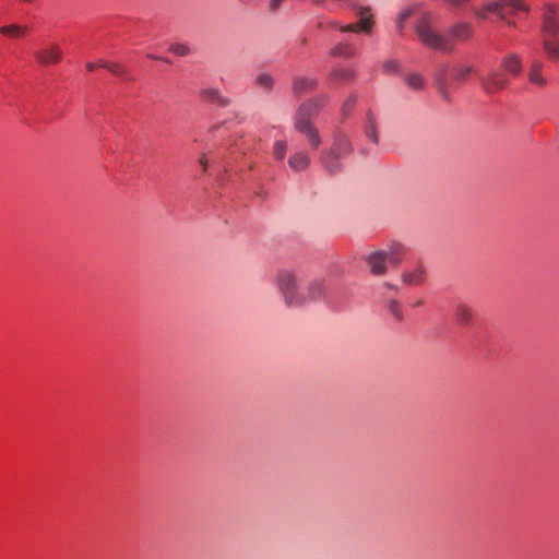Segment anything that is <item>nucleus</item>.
<instances>
[{
  "instance_id": "49530a36",
  "label": "nucleus",
  "mask_w": 559,
  "mask_h": 559,
  "mask_svg": "<svg viewBox=\"0 0 559 559\" xmlns=\"http://www.w3.org/2000/svg\"><path fill=\"white\" fill-rule=\"evenodd\" d=\"M508 25L509 26H514V22L513 21H508Z\"/></svg>"
},
{
  "instance_id": "de8ad7c7",
  "label": "nucleus",
  "mask_w": 559,
  "mask_h": 559,
  "mask_svg": "<svg viewBox=\"0 0 559 559\" xmlns=\"http://www.w3.org/2000/svg\"><path fill=\"white\" fill-rule=\"evenodd\" d=\"M421 305V301H416L415 306H420Z\"/></svg>"
},
{
  "instance_id": "b1692460",
  "label": "nucleus",
  "mask_w": 559,
  "mask_h": 559,
  "mask_svg": "<svg viewBox=\"0 0 559 559\" xmlns=\"http://www.w3.org/2000/svg\"><path fill=\"white\" fill-rule=\"evenodd\" d=\"M474 316L473 309L469 308L467 305L460 304L456 306L455 309V319L457 322L462 324L468 323Z\"/></svg>"
},
{
  "instance_id": "423d86ee",
  "label": "nucleus",
  "mask_w": 559,
  "mask_h": 559,
  "mask_svg": "<svg viewBox=\"0 0 559 559\" xmlns=\"http://www.w3.org/2000/svg\"><path fill=\"white\" fill-rule=\"evenodd\" d=\"M508 85V78L497 70H491L486 78L481 79V87L487 94L498 93Z\"/></svg>"
},
{
  "instance_id": "aec40b11",
  "label": "nucleus",
  "mask_w": 559,
  "mask_h": 559,
  "mask_svg": "<svg viewBox=\"0 0 559 559\" xmlns=\"http://www.w3.org/2000/svg\"><path fill=\"white\" fill-rule=\"evenodd\" d=\"M404 83L414 91L424 90L426 82L424 76L417 72H409L404 75Z\"/></svg>"
},
{
  "instance_id": "9d476101",
  "label": "nucleus",
  "mask_w": 559,
  "mask_h": 559,
  "mask_svg": "<svg viewBox=\"0 0 559 559\" xmlns=\"http://www.w3.org/2000/svg\"><path fill=\"white\" fill-rule=\"evenodd\" d=\"M318 85V80L311 76H296L293 82L295 95H302L312 92Z\"/></svg>"
},
{
  "instance_id": "6ab92c4d",
  "label": "nucleus",
  "mask_w": 559,
  "mask_h": 559,
  "mask_svg": "<svg viewBox=\"0 0 559 559\" xmlns=\"http://www.w3.org/2000/svg\"><path fill=\"white\" fill-rule=\"evenodd\" d=\"M488 14H496L501 21H507L508 12L504 10L503 0L488 1L484 3Z\"/></svg>"
},
{
  "instance_id": "bb28decb",
  "label": "nucleus",
  "mask_w": 559,
  "mask_h": 559,
  "mask_svg": "<svg viewBox=\"0 0 559 559\" xmlns=\"http://www.w3.org/2000/svg\"><path fill=\"white\" fill-rule=\"evenodd\" d=\"M255 84L263 91H271L274 84L273 78L267 73H261L255 79Z\"/></svg>"
},
{
  "instance_id": "6e6552de",
  "label": "nucleus",
  "mask_w": 559,
  "mask_h": 559,
  "mask_svg": "<svg viewBox=\"0 0 559 559\" xmlns=\"http://www.w3.org/2000/svg\"><path fill=\"white\" fill-rule=\"evenodd\" d=\"M543 36L544 38H558L559 37V21L556 17V9L548 7L543 22Z\"/></svg>"
},
{
  "instance_id": "393cba45",
  "label": "nucleus",
  "mask_w": 559,
  "mask_h": 559,
  "mask_svg": "<svg viewBox=\"0 0 559 559\" xmlns=\"http://www.w3.org/2000/svg\"><path fill=\"white\" fill-rule=\"evenodd\" d=\"M331 78L335 81L347 83L355 78V72L348 68H336L331 72Z\"/></svg>"
},
{
  "instance_id": "f257e3e1",
  "label": "nucleus",
  "mask_w": 559,
  "mask_h": 559,
  "mask_svg": "<svg viewBox=\"0 0 559 559\" xmlns=\"http://www.w3.org/2000/svg\"><path fill=\"white\" fill-rule=\"evenodd\" d=\"M328 98L321 96L316 99H310L298 108L294 117V127L297 132L305 135L311 148L317 150L321 143L322 138L319 130L312 124L311 118L317 115L320 106L325 104Z\"/></svg>"
},
{
  "instance_id": "a211bd4d",
  "label": "nucleus",
  "mask_w": 559,
  "mask_h": 559,
  "mask_svg": "<svg viewBox=\"0 0 559 559\" xmlns=\"http://www.w3.org/2000/svg\"><path fill=\"white\" fill-rule=\"evenodd\" d=\"M365 135L373 144L379 143L378 126L374 116L371 112L367 114L365 122Z\"/></svg>"
},
{
  "instance_id": "a18cd8bd",
  "label": "nucleus",
  "mask_w": 559,
  "mask_h": 559,
  "mask_svg": "<svg viewBox=\"0 0 559 559\" xmlns=\"http://www.w3.org/2000/svg\"><path fill=\"white\" fill-rule=\"evenodd\" d=\"M21 2H25V3H33L34 0H20Z\"/></svg>"
},
{
  "instance_id": "473e14b6",
  "label": "nucleus",
  "mask_w": 559,
  "mask_h": 559,
  "mask_svg": "<svg viewBox=\"0 0 559 559\" xmlns=\"http://www.w3.org/2000/svg\"><path fill=\"white\" fill-rule=\"evenodd\" d=\"M412 14V10L411 9H406L404 11H402L396 20V29L399 32H402L403 28H404V24H405V21L411 16Z\"/></svg>"
},
{
  "instance_id": "0eeeda50",
  "label": "nucleus",
  "mask_w": 559,
  "mask_h": 559,
  "mask_svg": "<svg viewBox=\"0 0 559 559\" xmlns=\"http://www.w3.org/2000/svg\"><path fill=\"white\" fill-rule=\"evenodd\" d=\"M307 301L323 300L328 295V282L322 276H317L308 282L306 292H304Z\"/></svg>"
},
{
  "instance_id": "7ed1b4c3",
  "label": "nucleus",
  "mask_w": 559,
  "mask_h": 559,
  "mask_svg": "<svg viewBox=\"0 0 559 559\" xmlns=\"http://www.w3.org/2000/svg\"><path fill=\"white\" fill-rule=\"evenodd\" d=\"M352 143L346 134L341 131L334 133L333 144L330 148L323 150L320 154L322 166L330 174H337L342 170L340 158L352 152Z\"/></svg>"
},
{
  "instance_id": "f704fd0d",
  "label": "nucleus",
  "mask_w": 559,
  "mask_h": 559,
  "mask_svg": "<svg viewBox=\"0 0 559 559\" xmlns=\"http://www.w3.org/2000/svg\"><path fill=\"white\" fill-rule=\"evenodd\" d=\"M400 69V63L396 60H386L383 63V71L386 73H394L397 72Z\"/></svg>"
},
{
  "instance_id": "ddd939ff",
  "label": "nucleus",
  "mask_w": 559,
  "mask_h": 559,
  "mask_svg": "<svg viewBox=\"0 0 559 559\" xmlns=\"http://www.w3.org/2000/svg\"><path fill=\"white\" fill-rule=\"evenodd\" d=\"M543 62L539 60H533L530 71H528V80L532 84L544 87L547 85V80L543 75Z\"/></svg>"
},
{
  "instance_id": "1a4fd4ad",
  "label": "nucleus",
  "mask_w": 559,
  "mask_h": 559,
  "mask_svg": "<svg viewBox=\"0 0 559 559\" xmlns=\"http://www.w3.org/2000/svg\"><path fill=\"white\" fill-rule=\"evenodd\" d=\"M386 255L384 251H376L368 257L370 272L374 275H383L386 272Z\"/></svg>"
},
{
  "instance_id": "c9c22d12",
  "label": "nucleus",
  "mask_w": 559,
  "mask_h": 559,
  "mask_svg": "<svg viewBox=\"0 0 559 559\" xmlns=\"http://www.w3.org/2000/svg\"><path fill=\"white\" fill-rule=\"evenodd\" d=\"M356 103V97L355 96H349L346 102L344 103V106H343V110L346 111V110H349Z\"/></svg>"
},
{
  "instance_id": "7c9ffc66",
  "label": "nucleus",
  "mask_w": 559,
  "mask_h": 559,
  "mask_svg": "<svg viewBox=\"0 0 559 559\" xmlns=\"http://www.w3.org/2000/svg\"><path fill=\"white\" fill-rule=\"evenodd\" d=\"M169 50L178 56V57H186L190 55L191 50L188 45L183 43H174L169 46Z\"/></svg>"
},
{
  "instance_id": "c756f323",
  "label": "nucleus",
  "mask_w": 559,
  "mask_h": 559,
  "mask_svg": "<svg viewBox=\"0 0 559 559\" xmlns=\"http://www.w3.org/2000/svg\"><path fill=\"white\" fill-rule=\"evenodd\" d=\"M287 152L286 141H276L273 145V156L277 160H283Z\"/></svg>"
},
{
  "instance_id": "4be33fe9",
  "label": "nucleus",
  "mask_w": 559,
  "mask_h": 559,
  "mask_svg": "<svg viewBox=\"0 0 559 559\" xmlns=\"http://www.w3.org/2000/svg\"><path fill=\"white\" fill-rule=\"evenodd\" d=\"M543 47L549 59H559V37L558 38H544Z\"/></svg>"
},
{
  "instance_id": "f03ea898",
  "label": "nucleus",
  "mask_w": 559,
  "mask_h": 559,
  "mask_svg": "<svg viewBox=\"0 0 559 559\" xmlns=\"http://www.w3.org/2000/svg\"><path fill=\"white\" fill-rule=\"evenodd\" d=\"M300 276L296 270L280 269L274 277V284L288 308H300L307 304L305 293L300 288Z\"/></svg>"
},
{
  "instance_id": "ea45409f",
  "label": "nucleus",
  "mask_w": 559,
  "mask_h": 559,
  "mask_svg": "<svg viewBox=\"0 0 559 559\" xmlns=\"http://www.w3.org/2000/svg\"><path fill=\"white\" fill-rule=\"evenodd\" d=\"M199 164L200 166L202 167V169L205 171L207 169V158H206V155L203 154L200 158H199Z\"/></svg>"
},
{
  "instance_id": "cd10ccee",
  "label": "nucleus",
  "mask_w": 559,
  "mask_h": 559,
  "mask_svg": "<svg viewBox=\"0 0 559 559\" xmlns=\"http://www.w3.org/2000/svg\"><path fill=\"white\" fill-rule=\"evenodd\" d=\"M330 55L350 58L354 56V51L347 44H338L331 49Z\"/></svg>"
},
{
  "instance_id": "4468645a",
  "label": "nucleus",
  "mask_w": 559,
  "mask_h": 559,
  "mask_svg": "<svg viewBox=\"0 0 559 559\" xmlns=\"http://www.w3.org/2000/svg\"><path fill=\"white\" fill-rule=\"evenodd\" d=\"M289 167L295 171H301L310 165V157L307 152L298 151L288 158Z\"/></svg>"
},
{
  "instance_id": "e433bc0d",
  "label": "nucleus",
  "mask_w": 559,
  "mask_h": 559,
  "mask_svg": "<svg viewBox=\"0 0 559 559\" xmlns=\"http://www.w3.org/2000/svg\"><path fill=\"white\" fill-rule=\"evenodd\" d=\"M474 13L477 17L483 19V20L487 19V16H488V12H487V10H485L484 5L479 9H476L474 11Z\"/></svg>"
},
{
  "instance_id": "39448f33",
  "label": "nucleus",
  "mask_w": 559,
  "mask_h": 559,
  "mask_svg": "<svg viewBox=\"0 0 559 559\" xmlns=\"http://www.w3.org/2000/svg\"><path fill=\"white\" fill-rule=\"evenodd\" d=\"M35 61L41 67L56 66L61 62L63 51L56 41H44L33 53Z\"/></svg>"
},
{
  "instance_id": "2eb2a0df",
  "label": "nucleus",
  "mask_w": 559,
  "mask_h": 559,
  "mask_svg": "<svg viewBox=\"0 0 559 559\" xmlns=\"http://www.w3.org/2000/svg\"><path fill=\"white\" fill-rule=\"evenodd\" d=\"M502 68L511 75L518 76L522 71V60L520 56L515 53L508 55L503 58Z\"/></svg>"
},
{
  "instance_id": "4c0bfd02",
  "label": "nucleus",
  "mask_w": 559,
  "mask_h": 559,
  "mask_svg": "<svg viewBox=\"0 0 559 559\" xmlns=\"http://www.w3.org/2000/svg\"><path fill=\"white\" fill-rule=\"evenodd\" d=\"M447 3H449L452 7H460L464 3L468 2L469 0H444Z\"/></svg>"
},
{
  "instance_id": "5701e85b",
  "label": "nucleus",
  "mask_w": 559,
  "mask_h": 559,
  "mask_svg": "<svg viewBox=\"0 0 559 559\" xmlns=\"http://www.w3.org/2000/svg\"><path fill=\"white\" fill-rule=\"evenodd\" d=\"M372 25V20L370 17H362L359 23L348 24L346 26H342L340 29L342 32H366L369 33Z\"/></svg>"
},
{
  "instance_id": "79ce46f5",
  "label": "nucleus",
  "mask_w": 559,
  "mask_h": 559,
  "mask_svg": "<svg viewBox=\"0 0 559 559\" xmlns=\"http://www.w3.org/2000/svg\"><path fill=\"white\" fill-rule=\"evenodd\" d=\"M95 68H96V64H95V63H93V62H87V63H86V69H87V71H90V72H91V71H94V70H95Z\"/></svg>"
},
{
  "instance_id": "9b49d317",
  "label": "nucleus",
  "mask_w": 559,
  "mask_h": 559,
  "mask_svg": "<svg viewBox=\"0 0 559 559\" xmlns=\"http://www.w3.org/2000/svg\"><path fill=\"white\" fill-rule=\"evenodd\" d=\"M383 251L385 252L388 262L392 265H397L404 260L407 248L402 243L393 242Z\"/></svg>"
},
{
  "instance_id": "20e7f679",
  "label": "nucleus",
  "mask_w": 559,
  "mask_h": 559,
  "mask_svg": "<svg viewBox=\"0 0 559 559\" xmlns=\"http://www.w3.org/2000/svg\"><path fill=\"white\" fill-rule=\"evenodd\" d=\"M415 33L420 43L428 48L440 51H450L452 49L449 40L432 27L430 16L427 14L417 21Z\"/></svg>"
},
{
  "instance_id": "f8f14e48",
  "label": "nucleus",
  "mask_w": 559,
  "mask_h": 559,
  "mask_svg": "<svg viewBox=\"0 0 559 559\" xmlns=\"http://www.w3.org/2000/svg\"><path fill=\"white\" fill-rule=\"evenodd\" d=\"M425 269L418 264L413 270H407L402 274V281L411 286L421 285L425 282Z\"/></svg>"
},
{
  "instance_id": "a878e982",
  "label": "nucleus",
  "mask_w": 559,
  "mask_h": 559,
  "mask_svg": "<svg viewBox=\"0 0 559 559\" xmlns=\"http://www.w3.org/2000/svg\"><path fill=\"white\" fill-rule=\"evenodd\" d=\"M504 9L510 8V14H514L518 11H528V5L523 0H503Z\"/></svg>"
},
{
  "instance_id": "c03bdc74",
  "label": "nucleus",
  "mask_w": 559,
  "mask_h": 559,
  "mask_svg": "<svg viewBox=\"0 0 559 559\" xmlns=\"http://www.w3.org/2000/svg\"><path fill=\"white\" fill-rule=\"evenodd\" d=\"M314 3L325 5L326 0H312Z\"/></svg>"
},
{
  "instance_id": "37998d69",
  "label": "nucleus",
  "mask_w": 559,
  "mask_h": 559,
  "mask_svg": "<svg viewBox=\"0 0 559 559\" xmlns=\"http://www.w3.org/2000/svg\"><path fill=\"white\" fill-rule=\"evenodd\" d=\"M108 64H109V62H106L104 60H99L98 63L96 64V67H100V68L107 69Z\"/></svg>"
},
{
  "instance_id": "58836bf2",
  "label": "nucleus",
  "mask_w": 559,
  "mask_h": 559,
  "mask_svg": "<svg viewBox=\"0 0 559 559\" xmlns=\"http://www.w3.org/2000/svg\"><path fill=\"white\" fill-rule=\"evenodd\" d=\"M283 1H284V0H271V1H270V9H271L272 11L277 10V9L281 7V4H282V2H283Z\"/></svg>"
},
{
  "instance_id": "c85d7f7f",
  "label": "nucleus",
  "mask_w": 559,
  "mask_h": 559,
  "mask_svg": "<svg viewBox=\"0 0 559 559\" xmlns=\"http://www.w3.org/2000/svg\"><path fill=\"white\" fill-rule=\"evenodd\" d=\"M473 72H474V67H472V66L457 67L453 71V79L455 81L463 82Z\"/></svg>"
},
{
  "instance_id": "412c9836",
  "label": "nucleus",
  "mask_w": 559,
  "mask_h": 559,
  "mask_svg": "<svg viewBox=\"0 0 559 559\" xmlns=\"http://www.w3.org/2000/svg\"><path fill=\"white\" fill-rule=\"evenodd\" d=\"M27 32L28 27L20 24H9L0 27V34L11 38L24 36Z\"/></svg>"
},
{
  "instance_id": "a19ab883",
  "label": "nucleus",
  "mask_w": 559,
  "mask_h": 559,
  "mask_svg": "<svg viewBox=\"0 0 559 559\" xmlns=\"http://www.w3.org/2000/svg\"><path fill=\"white\" fill-rule=\"evenodd\" d=\"M444 81H445V79H444V73H442V74H440V75H438V76H437V83H438L439 85H444Z\"/></svg>"
},
{
  "instance_id": "dca6fc26",
  "label": "nucleus",
  "mask_w": 559,
  "mask_h": 559,
  "mask_svg": "<svg viewBox=\"0 0 559 559\" xmlns=\"http://www.w3.org/2000/svg\"><path fill=\"white\" fill-rule=\"evenodd\" d=\"M200 96L204 100L217 104L222 107H225L229 104V100L226 97H224L217 88L214 87L203 88L200 92Z\"/></svg>"
},
{
  "instance_id": "72a5a7b5",
  "label": "nucleus",
  "mask_w": 559,
  "mask_h": 559,
  "mask_svg": "<svg viewBox=\"0 0 559 559\" xmlns=\"http://www.w3.org/2000/svg\"><path fill=\"white\" fill-rule=\"evenodd\" d=\"M107 70L117 76H123L126 74L124 68L120 63L116 62H109Z\"/></svg>"
},
{
  "instance_id": "f3484780",
  "label": "nucleus",
  "mask_w": 559,
  "mask_h": 559,
  "mask_svg": "<svg viewBox=\"0 0 559 559\" xmlns=\"http://www.w3.org/2000/svg\"><path fill=\"white\" fill-rule=\"evenodd\" d=\"M450 34L457 40H467L473 35V28L472 25L468 23H455L450 28Z\"/></svg>"
},
{
  "instance_id": "2f4dec72",
  "label": "nucleus",
  "mask_w": 559,
  "mask_h": 559,
  "mask_svg": "<svg viewBox=\"0 0 559 559\" xmlns=\"http://www.w3.org/2000/svg\"><path fill=\"white\" fill-rule=\"evenodd\" d=\"M390 313L399 321L403 320V311L397 300H390L388 304Z\"/></svg>"
}]
</instances>
